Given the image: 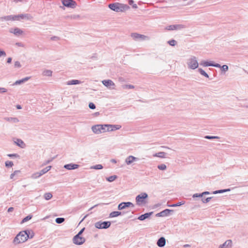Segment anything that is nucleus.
<instances>
[{"instance_id": "1", "label": "nucleus", "mask_w": 248, "mask_h": 248, "mask_svg": "<svg viewBox=\"0 0 248 248\" xmlns=\"http://www.w3.org/2000/svg\"><path fill=\"white\" fill-rule=\"evenodd\" d=\"M108 8L116 12H124L129 9V6L126 4L119 2L110 3L108 5Z\"/></svg>"}, {"instance_id": "2", "label": "nucleus", "mask_w": 248, "mask_h": 248, "mask_svg": "<svg viewBox=\"0 0 248 248\" xmlns=\"http://www.w3.org/2000/svg\"><path fill=\"white\" fill-rule=\"evenodd\" d=\"M30 231L26 230L20 232L14 238V243L19 244L25 242L29 238Z\"/></svg>"}, {"instance_id": "3", "label": "nucleus", "mask_w": 248, "mask_h": 248, "mask_svg": "<svg viewBox=\"0 0 248 248\" xmlns=\"http://www.w3.org/2000/svg\"><path fill=\"white\" fill-rule=\"evenodd\" d=\"M148 197V195L145 192H142L138 195L135 199L137 205L142 206L146 204L147 203V199Z\"/></svg>"}, {"instance_id": "4", "label": "nucleus", "mask_w": 248, "mask_h": 248, "mask_svg": "<svg viewBox=\"0 0 248 248\" xmlns=\"http://www.w3.org/2000/svg\"><path fill=\"white\" fill-rule=\"evenodd\" d=\"M106 126L108 124H97L92 127V130L93 133L98 134L106 132Z\"/></svg>"}, {"instance_id": "5", "label": "nucleus", "mask_w": 248, "mask_h": 248, "mask_svg": "<svg viewBox=\"0 0 248 248\" xmlns=\"http://www.w3.org/2000/svg\"><path fill=\"white\" fill-rule=\"evenodd\" d=\"M187 64L188 67L191 69H195L198 67L199 64L197 58L195 56H191L187 60Z\"/></svg>"}, {"instance_id": "6", "label": "nucleus", "mask_w": 248, "mask_h": 248, "mask_svg": "<svg viewBox=\"0 0 248 248\" xmlns=\"http://www.w3.org/2000/svg\"><path fill=\"white\" fill-rule=\"evenodd\" d=\"M111 225V222L109 221H99L96 222L94 226L95 228L99 229H106L108 228Z\"/></svg>"}, {"instance_id": "7", "label": "nucleus", "mask_w": 248, "mask_h": 248, "mask_svg": "<svg viewBox=\"0 0 248 248\" xmlns=\"http://www.w3.org/2000/svg\"><path fill=\"white\" fill-rule=\"evenodd\" d=\"M62 3L63 6L71 8H75L77 6V3L73 0H62Z\"/></svg>"}, {"instance_id": "8", "label": "nucleus", "mask_w": 248, "mask_h": 248, "mask_svg": "<svg viewBox=\"0 0 248 248\" xmlns=\"http://www.w3.org/2000/svg\"><path fill=\"white\" fill-rule=\"evenodd\" d=\"M186 28V26L182 24L171 25L166 27L165 29L169 31L181 30Z\"/></svg>"}, {"instance_id": "9", "label": "nucleus", "mask_w": 248, "mask_h": 248, "mask_svg": "<svg viewBox=\"0 0 248 248\" xmlns=\"http://www.w3.org/2000/svg\"><path fill=\"white\" fill-rule=\"evenodd\" d=\"M73 241L74 244L80 245L83 244L85 242V239L80 236V235H76L74 236Z\"/></svg>"}, {"instance_id": "10", "label": "nucleus", "mask_w": 248, "mask_h": 248, "mask_svg": "<svg viewBox=\"0 0 248 248\" xmlns=\"http://www.w3.org/2000/svg\"><path fill=\"white\" fill-rule=\"evenodd\" d=\"M130 206L134 207V205L132 202H121L120 204H119V205L118 206V209L119 210H123L127 207H129Z\"/></svg>"}, {"instance_id": "11", "label": "nucleus", "mask_w": 248, "mask_h": 248, "mask_svg": "<svg viewBox=\"0 0 248 248\" xmlns=\"http://www.w3.org/2000/svg\"><path fill=\"white\" fill-rule=\"evenodd\" d=\"M173 210L166 209L156 214V217H164L169 216L171 212H173Z\"/></svg>"}, {"instance_id": "12", "label": "nucleus", "mask_w": 248, "mask_h": 248, "mask_svg": "<svg viewBox=\"0 0 248 248\" xmlns=\"http://www.w3.org/2000/svg\"><path fill=\"white\" fill-rule=\"evenodd\" d=\"M131 37L133 38V39L135 40H146L148 39V37L145 35L140 34L137 33H133L131 34Z\"/></svg>"}, {"instance_id": "13", "label": "nucleus", "mask_w": 248, "mask_h": 248, "mask_svg": "<svg viewBox=\"0 0 248 248\" xmlns=\"http://www.w3.org/2000/svg\"><path fill=\"white\" fill-rule=\"evenodd\" d=\"M15 16L16 17V20H20L21 19L30 20L32 18L31 16L28 14L15 15Z\"/></svg>"}, {"instance_id": "14", "label": "nucleus", "mask_w": 248, "mask_h": 248, "mask_svg": "<svg viewBox=\"0 0 248 248\" xmlns=\"http://www.w3.org/2000/svg\"><path fill=\"white\" fill-rule=\"evenodd\" d=\"M139 160V158L136 157L133 155H129L126 158L125 162L127 165H130L133 162L138 161Z\"/></svg>"}, {"instance_id": "15", "label": "nucleus", "mask_w": 248, "mask_h": 248, "mask_svg": "<svg viewBox=\"0 0 248 248\" xmlns=\"http://www.w3.org/2000/svg\"><path fill=\"white\" fill-rule=\"evenodd\" d=\"M79 165L74 163H70L64 165L63 168L68 170H73L78 168Z\"/></svg>"}, {"instance_id": "16", "label": "nucleus", "mask_w": 248, "mask_h": 248, "mask_svg": "<svg viewBox=\"0 0 248 248\" xmlns=\"http://www.w3.org/2000/svg\"><path fill=\"white\" fill-rule=\"evenodd\" d=\"M10 32L16 36H19L23 33V31L18 28H11L10 30Z\"/></svg>"}, {"instance_id": "17", "label": "nucleus", "mask_w": 248, "mask_h": 248, "mask_svg": "<svg viewBox=\"0 0 248 248\" xmlns=\"http://www.w3.org/2000/svg\"><path fill=\"white\" fill-rule=\"evenodd\" d=\"M153 214V212H150L148 213H146L144 214H142L140 216L138 219L140 220L143 221L147 218H148L150 217Z\"/></svg>"}, {"instance_id": "18", "label": "nucleus", "mask_w": 248, "mask_h": 248, "mask_svg": "<svg viewBox=\"0 0 248 248\" xmlns=\"http://www.w3.org/2000/svg\"><path fill=\"white\" fill-rule=\"evenodd\" d=\"M232 245V241L231 240H226L223 244L220 245L218 248H231Z\"/></svg>"}, {"instance_id": "19", "label": "nucleus", "mask_w": 248, "mask_h": 248, "mask_svg": "<svg viewBox=\"0 0 248 248\" xmlns=\"http://www.w3.org/2000/svg\"><path fill=\"white\" fill-rule=\"evenodd\" d=\"M16 17L15 16V15H9V16H7L0 17V20L1 21H3L4 20H6V21L16 20Z\"/></svg>"}, {"instance_id": "20", "label": "nucleus", "mask_w": 248, "mask_h": 248, "mask_svg": "<svg viewBox=\"0 0 248 248\" xmlns=\"http://www.w3.org/2000/svg\"><path fill=\"white\" fill-rule=\"evenodd\" d=\"M157 245L159 247H163L166 245V239L164 237H161L159 238L156 243Z\"/></svg>"}, {"instance_id": "21", "label": "nucleus", "mask_w": 248, "mask_h": 248, "mask_svg": "<svg viewBox=\"0 0 248 248\" xmlns=\"http://www.w3.org/2000/svg\"><path fill=\"white\" fill-rule=\"evenodd\" d=\"M4 119L12 124L17 123L19 122L18 118L16 117H5L4 118Z\"/></svg>"}, {"instance_id": "22", "label": "nucleus", "mask_w": 248, "mask_h": 248, "mask_svg": "<svg viewBox=\"0 0 248 248\" xmlns=\"http://www.w3.org/2000/svg\"><path fill=\"white\" fill-rule=\"evenodd\" d=\"M102 83L104 86H105L107 87H110L111 86L115 85L114 82L110 79L103 80Z\"/></svg>"}, {"instance_id": "23", "label": "nucleus", "mask_w": 248, "mask_h": 248, "mask_svg": "<svg viewBox=\"0 0 248 248\" xmlns=\"http://www.w3.org/2000/svg\"><path fill=\"white\" fill-rule=\"evenodd\" d=\"M30 77H26L20 80H16L14 84V85H17L22 84L25 82L28 81L30 79Z\"/></svg>"}, {"instance_id": "24", "label": "nucleus", "mask_w": 248, "mask_h": 248, "mask_svg": "<svg viewBox=\"0 0 248 248\" xmlns=\"http://www.w3.org/2000/svg\"><path fill=\"white\" fill-rule=\"evenodd\" d=\"M166 155H167V154L166 153L163 152H158V153L155 154L153 155V156L164 158L166 157Z\"/></svg>"}, {"instance_id": "25", "label": "nucleus", "mask_w": 248, "mask_h": 248, "mask_svg": "<svg viewBox=\"0 0 248 248\" xmlns=\"http://www.w3.org/2000/svg\"><path fill=\"white\" fill-rule=\"evenodd\" d=\"M81 82H82L80 80H79L72 79V80H69V81H67V85H77V84H80V83H81Z\"/></svg>"}, {"instance_id": "26", "label": "nucleus", "mask_w": 248, "mask_h": 248, "mask_svg": "<svg viewBox=\"0 0 248 248\" xmlns=\"http://www.w3.org/2000/svg\"><path fill=\"white\" fill-rule=\"evenodd\" d=\"M122 212L119 211H113L109 214V217H118L119 216L122 215Z\"/></svg>"}, {"instance_id": "27", "label": "nucleus", "mask_w": 248, "mask_h": 248, "mask_svg": "<svg viewBox=\"0 0 248 248\" xmlns=\"http://www.w3.org/2000/svg\"><path fill=\"white\" fill-rule=\"evenodd\" d=\"M213 62L212 61H202L201 62L200 64L203 66H212Z\"/></svg>"}, {"instance_id": "28", "label": "nucleus", "mask_w": 248, "mask_h": 248, "mask_svg": "<svg viewBox=\"0 0 248 248\" xmlns=\"http://www.w3.org/2000/svg\"><path fill=\"white\" fill-rule=\"evenodd\" d=\"M51 168V166H48L46 167L45 168L42 169V170H41L39 172H40V174L41 175V176L44 174H45L47 172H48Z\"/></svg>"}, {"instance_id": "29", "label": "nucleus", "mask_w": 248, "mask_h": 248, "mask_svg": "<svg viewBox=\"0 0 248 248\" xmlns=\"http://www.w3.org/2000/svg\"><path fill=\"white\" fill-rule=\"evenodd\" d=\"M108 126L111 127V129L110 130L111 131L118 130L120 129V128L121 127V126L120 125L108 124Z\"/></svg>"}, {"instance_id": "30", "label": "nucleus", "mask_w": 248, "mask_h": 248, "mask_svg": "<svg viewBox=\"0 0 248 248\" xmlns=\"http://www.w3.org/2000/svg\"><path fill=\"white\" fill-rule=\"evenodd\" d=\"M32 217V216L31 215H29L28 216H26L25 217H24L21 221V223L23 224L29 220L31 219Z\"/></svg>"}, {"instance_id": "31", "label": "nucleus", "mask_w": 248, "mask_h": 248, "mask_svg": "<svg viewBox=\"0 0 248 248\" xmlns=\"http://www.w3.org/2000/svg\"><path fill=\"white\" fill-rule=\"evenodd\" d=\"M52 71L49 70H45L43 72V75L45 76L50 77L52 76Z\"/></svg>"}, {"instance_id": "32", "label": "nucleus", "mask_w": 248, "mask_h": 248, "mask_svg": "<svg viewBox=\"0 0 248 248\" xmlns=\"http://www.w3.org/2000/svg\"><path fill=\"white\" fill-rule=\"evenodd\" d=\"M91 169L94 170H101L103 168V166L101 164H97L93 166H91L90 168Z\"/></svg>"}, {"instance_id": "33", "label": "nucleus", "mask_w": 248, "mask_h": 248, "mask_svg": "<svg viewBox=\"0 0 248 248\" xmlns=\"http://www.w3.org/2000/svg\"><path fill=\"white\" fill-rule=\"evenodd\" d=\"M117 178V176L116 175H112L106 178V180L109 182H112L115 180Z\"/></svg>"}, {"instance_id": "34", "label": "nucleus", "mask_w": 248, "mask_h": 248, "mask_svg": "<svg viewBox=\"0 0 248 248\" xmlns=\"http://www.w3.org/2000/svg\"><path fill=\"white\" fill-rule=\"evenodd\" d=\"M16 145L20 147L23 148L22 145H25V143L21 139H17L16 141L15 142Z\"/></svg>"}, {"instance_id": "35", "label": "nucleus", "mask_w": 248, "mask_h": 248, "mask_svg": "<svg viewBox=\"0 0 248 248\" xmlns=\"http://www.w3.org/2000/svg\"><path fill=\"white\" fill-rule=\"evenodd\" d=\"M199 72L206 78H209L208 75L202 68L198 69Z\"/></svg>"}, {"instance_id": "36", "label": "nucleus", "mask_w": 248, "mask_h": 248, "mask_svg": "<svg viewBox=\"0 0 248 248\" xmlns=\"http://www.w3.org/2000/svg\"><path fill=\"white\" fill-rule=\"evenodd\" d=\"M52 197V195L50 192L46 193L44 194V198L46 200H49L51 199Z\"/></svg>"}, {"instance_id": "37", "label": "nucleus", "mask_w": 248, "mask_h": 248, "mask_svg": "<svg viewBox=\"0 0 248 248\" xmlns=\"http://www.w3.org/2000/svg\"><path fill=\"white\" fill-rule=\"evenodd\" d=\"M65 220V218L63 217H57L55 219V221L58 224H61Z\"/></svg>"}, {"instance_id": "38", "label": "nucleus", "mask_w": 248, "mask_h": 248, "mask_svg": "<svg viewBox=\"0 0 248 248\" xmlns=\"http://www.w3.org/2000/svg\"><path fill=\"white\" fill-rule=\"evenodd\" d=\"M204 138L208 140L219 139L220 137L213 136H205Z\"/></svg>"}, {"instance_id": "39", "label": "nucleus", "mask_w": 248, "mask_h": 248, "mask_svg": "<svg viewBox=\"0 0 248 248\" xmlns=\"http://www.w3.org/2000/svg\"><path fill=\"white\" fill-rule=\"evenodd\" d=\"M41 176V175L40 174L39 171L36 172L32 174L31 178L33 179H37V178H39Z\"/></svg>"}, {"instance_id": "40", "label": "nucleus", "mask_w": 248, "mask_h": 248, "mask_svg": "<svg viewBox=\"0 0 248 248\" xmlns=\"http://www.w3.org/2000/svg\"><path fill=\"white\" fill-rule=\"evenodd\" d=\"M157 168L160 170H165L167 169V166L164 164H161L157 166Z\"/></svg>"}, {"instance_id": "41", "label": "nucleus", "mask_w": 248, "mask_h": 248, "mask_svg": "<svg viewBox=\"0 0 248 248\" xmlns=\"http://www.w3.org/2000/svg\"><path fill=\"white\" fill-rule=\"evenodd\" d=\"M5 164L7 168L12 167L14 165L13 162L11 161H6Z\"/></svg>"}, {"instance_id": "42", "label": "nucleus", "mask_w": 248, "mask_h": 248, "mask_svg": "<svg viewBox=\"0 0 248 248\" xmlns=\"http://www.w3.org/2000/svg\"><path fill=\"white\" fill-rule=\"evenodd\" d=\"M134 1L133 0H129L128 4L132 6L133 8L136 9L138 8V6L136 4H134Z\"/></svg>"}, {"instance_id": "43", "label": "nucleus", "mask_w": 248, "mask_h": 248, "mask_svg": "<svg viewBox=\"0 0 248 248\" xmlns=\"http://www.w3.org/2000/svg\"><path fill=\"white\" fill-rule=\"evenodd\" d=\"M212 198H213V197H208L206 199L202 198V201L203 203H205L208 202Z\"/></svg>"}, {"instance_id": "44", "label": "nucleus", "mask_w": 248, "mask_h": 248, "mask_svg": "<svg viewBox=\"0 0 248 248\" xmlns=\"http://www.w3.org/2000/svg\"><path fill=\"white\" fill-rule=\"evenodd\" d=\"M220 68H221V71L222 72H226V71H227L228 70L229 67H228V65L225 64V65H223L221 66Z\"/></svg>"}, {"instance_id": "45", "label": "nucleus", "mask_w": 248, "mask_h": 248, "mask_svg": "<svg viewBox=\"0 0 248 248\" xmlns=\"http://www.w3.org/2000/svg\"><path fill=\"white\" fill-rule=\"evenodd\" d=\"M176 43V41L174 39H171L168 42V43L171 46H174Z\"/></svg>"}, {"instance_id": "46", "label": "nucleus", "mask_w": 248, "mask_h": 248, "mask_svg": "<svg viewBox=\"0 0 248 248\" xmlns=\"http://www.w3.org/2000/svg\"><path fill=\"white\" fill-rule=\"evenodd\" d=\"M184 203H182L181 202H178L177 203H175V204H171V205H168L170 207H177V206H179L180 205H182L183 204H184Z\"/></svg>"}, {"instance_id": "47", "label": "nucleus", "mask_w": 248, "mask_h": 248, "mask_svg": "<svg viewBox=\"0 0 248 248\" xmlns=\"http://www.w3.org/2000/svg\"><path fill=\"white\" fill-rule=\"evenodd\" d=\"M89 107L90 109H94L95 108V105L94 103L91 102L89 104Z\"/></svg>"}, {"instance_id": "48", "label": "nucleus", "mask_w": 248, "mask_h": 248, "mask_svg": "<svg viewBox=\"0 0 248 248\" xmlns=\"http://www.w3.org/2000/svg\"><path fill=\"white\" fill-rule=\"evenodd\" d=\"M224 192V190L221 189V190H216V191H213V194H219V193H223Z\"/></svg>"}, {"instance_id": "49", "label": "nucleus", "mask_w": 248, "mask_h": 248, "mask_svg": "<svg viewBox=\"0 0 248 248\" xmlns=\"http://www.w3.org/2000/svg\"><path fill=\"white\" fill-rule=\"evenodd\" d=\"M192 197L193 198H197V197H202V193H195L193 194Z\"/></svg>"}, {"instance_id": "50", "label": "nucleus", "mask_w": 248, "mask_h": 248, "mask_svg": "<svg viewBox=\"0 0 248 248\" xmlns=\"http://www.w3.org/2000/svg\"><path fill=\"white\" fill-rule=\"evenodd\" d=\"M6 55V54L4 50L0 49V57L2 56L5 57Z\"/></svg>"}, {"instance_id": "51", "label": "nucleus", "mask_w": 248, "mask_h": 248, "mask_svg": "<svg viewBox=\"0 0 248 248\" xmlns=\"http://www.w3.org/2000/svg\"><path fill=\"white\" fill-rule=\"evenodd\" d=\"M55 158V157H54L50 159L45 161V162L43 163V165H46L47 164L50 163Z\"/></svg>"}, {"instance_id": "52", "label": "nucleus", "mask_w": 248, "mask_h": 248, "mask_svg": "<svg viewBox=\"0 0 248 248\" xmlns=\"http://www.w3.org/2000/svg\"><path fill=\"white\" fill-rule=\"evenodd\" d=\"M21 66L20 63L18 61H16L15 62V67L16 68H20Z\"/></svg>"}, {"instance_id": "53", "label": "nucleus", "mask_w": 248, "mask_h": 248, "mask_svg": "<svg viewBox=\"0 0 248 248\" xmlns=\"http://www.w3.org/2000/svg\"><path fill=\"white\" fill-rule=\"evenodd\" d=\"M212 66L217 67V68H221V65L219 64V63H214V62L213 63Z\"/></svg>"}, {"instance_id": "54", "label": "nucleus", "mask_w": 248, "mask_h": 248, "mask_svg": "<svg viewBox=\"0 0 248 248\" xmlns=\"http://www.w3.org/2000/svg\"><path fill=\"white\" fill-rule=\"evenodd\" d=\"M7 155L10 157H16L17 156H19V155L16 154H8Z\"/></svg>"}, {"instance_id": "55", "label": "nucleus", "mask_w": 248, "mask_h": 248, "mask_svg": "<svg viewBox=\"0 0 248 248\" xmlns=\"http://www.w3.org/2000/svg\"><path fill=\"white\" fill-rule=\"evenodd\" d=\"M7 92V90L4 88L0 87V93H4Z\"/></svg>"}, {"instance_id": "56", "label": "nucleus", "mask_w": 248, "mask_h": 248, "mask_svg": "<svg viewBox=\"0 0 248 248\" xmlns=\"http://www.w3.org/2000/svg\"><path fill=\"white\" fill-rule=\"evenodd\" d=\"M18 172H19V171H18V170H16V171H15L14 173H12V174L10 175V178H11V179H13V177H14V176L15 175V174H16V173Z\"/></svg>"}, {"instance_id": "57", "label": "nucleus", "mask_w": 248, "mask_h": 248, "mask_svg": "<svg viewBox=\"0 0 248 248\" xmlns=\"http://www.w3.org/2000/svg\"><path fill=\"white\" fill-rule=\"evenodd\" d=\"M85 230V228H82L77 235H81L82 233Z\"/></svg>"}, {"instance_id": "58", "label": "nucleus", "mask_w": 248, "mask_h": 248, "mask_svg": "<svg viewBox=\"0 0 248 248\" xmlns=\"http://www.w3.org/2000/svg\"><path fill=\"white\" fill-rule=\"evenodd\" d=\"M51 39L52 40H55V41H56V40H58L59 39V37H57V36H53V37H52L51 38Z\"/></svg>"}, {"instance_id": "59", "label": "nucleus", "mask_w": 248, "mask_h": 248, "mask_svg": "<svg viewBox=\"0 0 248 248\" xmlns=\"http://www.w3.org/2000/svg\"><path fill=\"white\" fill-rule=\"evenodd\" d=\"M12 58L9 57V58H8L7 59V62L8 63H11V62H12Z\"/></svg>"}, {"instance_id": "60", "label": "nucleus", "mask_w": 248, "mask_h": 248, "mask_svg": "<svg viewBox=\"0 0 248 248\" xmlns=\"http://www.w3.org/2000/svg\"><path fill=\"white\" fill-rule=\"evenodd\" d=\"M14 208H13V207H9V208L8 209V211H8V212L10 213V212H11L13 211H14Z\"/></svg>"}, {"instance_id": "61", "label": "nucleus", "mask_w": 248, "mask_h": 248, "mask_svg": "<svg viewBox=\"0 0 248 248\" xmlns=\"http://www.w3.org/2000/svg\"><path fill=\"white\" fill-rule=\"evenodd\" d=\"M202 196L205 195H208V194H210V193L209 192H208V191H204V192H202Z\"/></svg>"}, {"instance_id": "62", "label": "nucleus", "mask_w": 248, "mask_h": 248, "mask_svg": "<svg viewBox=\"0 0 248 248\" xmlns=\"http://www.w3.org/2000/svg\"><path fill=\"white\" fill-rule=\"evenodd\" d=\"M126 87L129 89H133L134 86L132 85H127Z\"/></svg>"}, {"instance_id": "63", "label": "nucleus", "mask_w": 248, "mask_h": 248, "mask_svg": "<svg viewBox=\"0 0 248 248\" xmlns=\"http://www.w3.org/2000/svg\"><path fill=\"white\" fill-rule=\"evenodd\" d=\"M111 129V127L109 126H106V131H111V130H109Z\"/></svg>"}, {"instance_id": "64", "label": "nucleus", "mask_w": 248, "mask_h": 248, "mask_svg": "<svg viewBox=\"0 0 248 248\" xmlns=\"http://www.w3.org/2000/svg\"><path fill=\"white\" fill-rule=\"evenodd\" d=\"M16 108L18 109H21V106L20 105H18L16 106Z\"/></svg>"}]
</instances>
